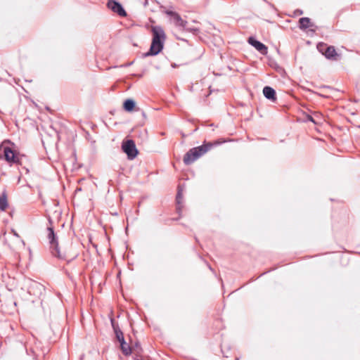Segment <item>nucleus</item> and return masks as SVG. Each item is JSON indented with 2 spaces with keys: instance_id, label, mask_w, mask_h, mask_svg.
<instances>
[{
  "instance_id": "obj_24",
  "label": "nucleus",
  "mask_w": 360,
  "mask_h": 360,
  "mask_svg": "<svg viewBox=\"0 0 360 360\" xmlns=\"http://www.w3.org/2000/svg\"><path fill=\"white\" fill-rule=\"evenodd\" d=\"M298 13L302 14V11H298Z\"/></svg>"
},
{
  "instance_id": "obj_14",
  "label": "nucleus",
  "mask_w": 360,
  "mask_h": 360,
  "mask_svg": "<svg viewBox=\"0 0 360 360\" xmlns=\"http://www.w3.org/2000/svg\"><path fill=\"white\" fill-rule=\"evenodd\" d=\"M112 326L113 328L116 338L118 340V342H121L122 341L124 340V338L122 331L119 328L118 325H116L114 323L112 320Z\"/></svg>"
},
{
  "instance_id": "obj_22",
  "label": "nucleus",
  "mask_w": 360,
  "mask_h": 360,
  "mask_svg": "<svg viewBox=\"0 0 360 360\" xmlns=\"http://www.w3.org/2000/svg\"><path fill=\"white\" fill-rule=\"evenodd\" d=\"M172 66L173 68H174V67H176V64H172Z\"/></svg>"
},
{
  "instance_id": "obj_16",
  "label": "nucleus",
  "mask_w": 360,
  "mask_h": 360,
  "mask_svg": "<svg viewBox=\"0 0 360 360\" xmlns=\"http://www.w3.org/2000/svg\"><path fill=\"white\" fill-rule=\"evenodd\" d=\"M8 204L7 201V195L6 192H3L0 195V210L5 211Z\"/></svg>"
},
{
  "instance_id": "obj_7",
  "label": "nucleus",
  "mask_w": 360,
  "mask_h": 360,
  "mask_svg": "<svg viewBox=\"0 0 360 360\" xmlns=\"http://www.w3.org/2000/svg\"><path fill=\"white\" fill-rule=\"evenodd\" d=\"M4 158L8 163H18L19 158L16 156L13 150L8 146H4Z\"/></svg>"
},
{
  "instance_id": "obj_3",
  "label": "nucleus",
  "mask_w": 360,
  "mask_h": 360,
  "mask_svg": "<svg viewBox=\"0 0 360 360\" xmlns=\"http://www.w3.org/2000/svg\"><path fill=\"white\" fill-rule=\"evenodd\" d=\"M47 238L49 240L50 244V250L51 252V255L53 257H56L60 259H65V255L60 252L59 247H58V238L56 236V233L54 232V230L52 227H48L47 228Z\"/></svg>"
},
{
  "instance_id": "obj_10",
  "label": "nucleus",
  "mask_w": 360,
  "mask_h": 360,
  "mask_svg": "<svg viewBox=\"0 0 360 360\" xmlns=\"http://www.w3.org/2000/svg\"><path fill=\"white\" fill-rule=\"evenodd\" d=\"M44 290V286L37 282L32 281L29 287V293L39 295Z\"/></svg>"
},
{
  "instance_id": "obj_11",
  "label": "nucleus",
  "mask_w": 360,
  "mask_h": 360,
  "mask_svg": "<svg viewBox=\"0 0 360 360\" xmlns=\"http://www.w3.org/2000/svg\"><path fill=\"white\" fill-rule=\"evenodd\" d=\"M263 94L266 98L271 101H275L276 100V91L271 86H264L263 89Z\"/></svg>"
},
{
  "instance_id": "obj_20",
  "label": "nucleus",
  "mask_w": 360,
  "mask_h": 360,
  "mask_svg": "<svg viewBox=\"0 0 360 360\" xmlns=\"http://www.w3.org/2000/svg\"><path fill=\"white\" fill-rule=\"evenodd\" d=\"M12 233H13V235H14L15 236H16V237H18V238H19V237H20V236H19V235H18V233L15 230H13H13H12Z\"/></svg>"
},
{
  "instance_id": "obj_2",
  "label": "nucleus",
  "mask_w": 360,
  "mask_h": 360,
  "mask_svg": "<svg viewBox=\"0 0 360 360\" xmlns=\"http://www.w3.org/2000/svg\"><path fill=\"white\" fill-rule=\"evenodd\" d=\"M214 143H205L202 145L191 148L184 156L183 162L186 165H190L195 160H197L202 155L209 151Z\"/></svg>"
},
{
  "instance_id": "obj_17",
  "label": "nucleus",
  "mask_w": 360,
  "mask_h": 360,
  "mask_svg": "<svg viewBox=\"0 0 360 360\" xmlns=\"http://www.w3.org/2000/svg\"><path fill=\"white\" fill-rule=\"evenodd\" d=\"M120 343L121 350L125 356H129L131 354V347L125 342V340L122 341Z\"/></svg>"
},
{
  "instance_id": "obj_23",
  "label": "nucleus",
  "mask_w": 360,
  "mask_h": 360,
  "mask_svg": "<svg viewBox=\"0 0 360 360\" xmlns=\"http://www.w3.org/2000/svg\"><path fill=\"white\" fill-rule=\"evenodd\" d=\"M298 13L302 14V11H298Z\"/></svg>"
},
{
  "instance_id": "obj_18",
  "label": "nucleus",
  "mask_w": 360,
  "mask_h": 360,
  "mask_svg": "<svg viewBox=\"0 0 360 360\" xmlns=\"http://www.w3.org/2000/svg\"><path fill=\"white\" fill-rule=\"evenodd\" d=\"M183 30H186L189 32H192L193 34H196L199 32V30L196 27H187V25L186 26V29H182Z\"/></svg>"
},
{
  "instance_id": "obj_4",
  "label": "nucleus",
  "mask_w": 360,
  "mask_h": 360,
  "mask_svg": "<svg viewBox=\"0 0 360 360\" xmlns=\"http://www.w3.org/2000/svg\"><path fill=\"white\" fill-rule=\"evenodd\" d=\"M122 150L127 154L128 159L133 160L138 155L135 143L133 140L129 139L124 141L122 144Z\"/></svg>"
},
{
  "instance_id": "obj_5",
  "label": "nucleus",
  "mask_w": 360,
  "mask_h": 360,
  "mask_svg": "<svg viewBox=\"0 0 360 360\" xmlns=\"http://www.w3.org/2000/svg\"><path fill=\"white\" fill-rule=\"evenodd\" d=\"M165 13L171 18V20L176 27L181 29H186L188 22L183 20L179 13L169 10L166 11Z\"/></svg>"
},
{
  "instance_id": "obj_12",
  "label": "nucleus",
  "mask_w": 360,
  "mask_h": 360,
  "mask_svg": "<svg viewBox=\"0 0 360 360\" xmlns=\"http://www.w3.org/2000/svg\"><path fill=\"white\" fill-rule=\"evenodd\" d=\"M182 200H183V190L181 188L180 186H178V191L176 196V211L179 214L181 213L182 210Z\"/></svg>"
},
{
  "instance_id": "obj_6",
  "label": "nucleus",
  "mask_w": 360,
  "mask_h": 360,
  "mask_svg": "<svg viewBox=\"0 0 360 360\" xmlns=\"http://www.w3.org/2000/svg\"><path fill=\"white\" fill-rule=\"evenodd\" d=\"M107 7L121 17L127 16V12L122 5L115 0H108Z\"/></svg>"
},
{
  "instance_id": "obj_1",
  "label": "nucleus",
  "mask_w": 360,
  "mask_h": 360,
  "mask_svg": "<svg viewBox=\"0 0 360 360\" xmlns=\"http://www.w3.org/2000/svg\"><path fill=\"white\" fill-rule=\"evenodd\" d=\"M153 39L150 49L143 53V57L156 56L162 51L166 36L164 30L160 26L152 27Z\"/></svg>"
},
{
  "instance_id": "obj_8",
  "label": "nucleus",
  "mask_w": 360,
  "mask_h": 360,
  "mask_svg": "<svg viewBox=\"0 0 360 360\" xmlns=\"http://www.w3.org/2000/svg\"><path fill=\"white\" fill-rule=\"evenodd\" d=\"M317 48L328 59H335V57L337 56L334 46H326V45L319 44Z\"/></svg>"
},
{
  "instance_id": "obj_15",
  "label": "nucleus",
  "mask_w": 360,
  "mask_h": 360,
  "mask_svg": "<svg viewBox=\"0 0 360 360\" xmlns=\"http://www.w3.org/2000/svg\"><path fill=\"white\" fill-rule=\"evenodd\" d=\"M299 23H300L299 27L301 30H306L307 28L310 27L313 25L311 23L310 18H309L307 17H303V18H300Z\"/></svg>"
},
{
  "instance_id": "obj_19",
  "label": "nucleus",
  "mask_w": 360,
  "mask_h": 360,
  "mask_svg": "<svg viewBox=\"0 0 360 360\" xmlns=\"http://www.w3.org/2000/svg\"><path fill=\"white\" fill-rule=\"evenodd\" d=\"M307 119H308L309 121H311V122H312L314 123H316L314 120V118L311 115H309Z\"/></svg>"
},
{
  "instance_id": "obj_9",
  "label": "nucleus",
  "mask_w": 360,
  "mask_h": 360,
  "mask_svg": "<svg viewBox=\"0 0 360 360\" xmlns=\"http://www.w3.org/2000/svg\"><path fill=\"white\" fill-rule=\"evenodd\" d=\"M248 43L255 47L258 51H259L262 54L266 55L268 53L267 47L259 41L257 40L255 38L250 37L248 39Z\"/></svg>"
},
{
  "instance_id": "obj_13",
  "label": "nucleus",
  "mask_w": 360,
  "mask_h": 360,
  "mask_svg": "<svg viewBox=\"0 0 360 360\" xmlns=\"http://www.w3.org/2000/svg\"><path fill=\"white\" fill-rule=\"evenodd\" d=\"M136 106V102L131 98H127L124 101L123 108L127 112H131Z\"/></svg>"
},
{
  "instance_id": "obj_21",
  "label": "nucleus",
  "mask_w": 360,
  "mask_h": 360,
  "mask_svg": "<svg viewBox=\"0 0 360 360\" xmlns=\"http://www.w3.org/2000/svg\"><path fill=\"white\" fill-rule=\"evenodd\" d=\"M147 4H148V1H147V0H146V1H145V3H144V6H146V5H147Z\"/></svg>"
}]
</instances>
